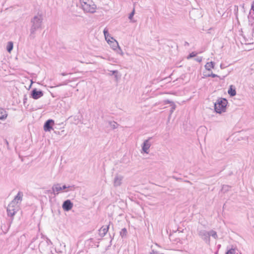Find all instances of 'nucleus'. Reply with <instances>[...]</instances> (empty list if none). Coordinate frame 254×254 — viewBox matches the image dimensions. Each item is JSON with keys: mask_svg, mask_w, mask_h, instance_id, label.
I'll return each instance as SVG.
<instances>
[{"mask_svg": "<svg viewBox=\"0 0 254 254\" xmlns=\"http://www.w3.org/2000/svg\"><path fill=\"white\" fill-rule=\"evenodd\" d=\"M185 45H189V43L188 42H186Z\"/></svg>", "mask_w": 254, "mask_h": 254, "instance_id": "obj_37", "label": "nucleus"}, {"mask_svg": "<svg viewBox=\"0 0 254 254\" xmlns=\"http://www.w3.org/2000/svg\"><path fill=\"white\" fill-rule=\"evenodd\" d=\"M6 143L8 144V141H6Z\"/></svg>", "mask_w": 254, "mask_h": 254, "instance_id": "obj_42", "label": "nucleus"}, {"mask_svg": "<svg viewBox=\"0 0 254 254\" xmlns=\"http://www.w3.org/2000/svg\"><path fill=\"white\" fill-rule=\"evenodd\" d=\"M80 3L85 12L94 13L96 12L97 7L92 0H83Z\"/></svg>", "mask_w": 254, "mask_h": 254, "instance_id": "obj_3", "label": "nucleus"}, {"mask_svg": "<svg viewBox=\"0 0 254 254\" xmlns=\"http://www.w3.org/2000/svg\"><path fill=\"white\" fill-rule=\"evenodd\" d=\"M63 250H64L65 251V245L64 243L63 244Z\"/></svg>", "mask_w": 254, "mask_h": 254, "instance_id": "obj_34", "label": "nucleus"}, {"mask_svg": "<svg viewBox=\"0 0 254 254\" xmlns=\"http://www.w3.org/2000/svg\"><path fill=\"white\" fill-rule=\"evenodd\" d=\"M127 231L126 228H123L120 232L121 236L123 237L127 235Z\"/></svg>", "mask_w": 254, "mask_h": 254, "instance_id": "obj_22", "label": "nucleus"}, {"mask_svg": "<svg viewBox=\"0 0 254 254\" xmlns=\"http://www.w3.org/2000/svg\"><path fill=\"white\" fill-rule=\"evenodd\" d=\"M54 124L53 120H48L47 121L44 126V130L46 131H50L53 128L52 126Z\"/></svg>", "mask_w": 254, "mask_h": 254, "instance_id": "obj_14", "label": "nucleus"}, {"mask_svg": "<svg viewBox=\"0 0 254 254\" xmlns=\"http://www.w3.org/2000/svg\"><path fill=\"white\" fill-rule=\"evenodd\" d=\"M93 241V239L92 238H90L88 240H87L86 241V244H90V242H92Z\"/></svg>", "mask_w": 254, "mask_h": 254, "instance_id": "obj_33", "label": "nucleus"}, {"mask_svg": "<svg viewBox=\"0 0 254 254\" xmlns=\"http://www.w3.org/2000/svg\"><path fill=\"white\" fill-rule=\"evenodd\" d=\"M109 44L111 45L114 50L117 51V53L120 54L121 55H123L124 53L120 47L118 42L113 37H111V40Z\"/></svg>", "mask_w": 254, "mask_h": 254, "instance_id": "obj_7", "label": "nucleus"}, {"mask_svg": "<svg viewBox=\"0 0 254 254\" xmlns=\"http://www.w3.org/2000/svg\"><path fill=\"white\" fill-rule=\"evenodd\" d=\"M19 210L18 205L12 204L10 203L7 208V212L8 216L12 217Z\"/></svg>", "mask_w": 254, "mask_h": 254, "instance_id": "obj_6", "label": "nucleus"}, {"mask_svg": "<svg viewBox=\"0 0 254 254\" xmlns=\"http://www.w3.org/2000/svg\"><path fill=\"white\" fill-rule=\"evenodd\" d=\"M23 193L19 191L17 194L15 196L13 200L10 202L12 204L18 205L22 201Z\"/></svg>", "mask_w": 254, "mask_h": 254, "instance_id": "obj_12", "label": "nucleus"}, {"mask_svg": "<svg viewBox=\"0 0 254 254\" xmlns=\"http://www.w3.org/2000/svg\"><path fill=\"white\" fill-rule=\"evenodd\" d=\"M104 35L105 38L106 40L108 42V43H110V41L111 40V36L109 34L108 32V29L107 28H105L103 31Z\"/></svg>", "mask_w": 254, "mask_h": 254, "instance_id": "obj_16", "label": "nucleus"}, {"mask_svg": "<svg viewBox=\"0 0 254 254\" xmlns=\"http://www.w3.org/2000/svg\"><path fill=\"white\" fill-rule=\"evenodd\" d=\"M7 117L6 111L2 108H0V120H4Z\"/></svg>", "mask_w": 254, "mask_h": 254, "instance_id": "obj_17", "label": "nucleus"}, {"mask_svg": "<svg viewBox=\"0 0 254 254\" xmlns=\"http://www.w3.org/2000/svg\"><path fill=\"white\" fill-rule=\"evenodd\" d=\"M29 248H30L31 249H35V245L34 244V241H32L31 242V243L29 245Z\"/></svg>", "mask_w": 254, "mask_h": 254, "instance_id": "obj_26", "label": "nucleus"}, {"mask_svg": "<svg viewBox=\"0 0 254 254\" xmlns=\"http://www.w3.org/2000/svg\"><path fill=\"white\" fill-rule=\"evenodd\" d=\"M134 10H133V11L130 13L128 18L129 19H131L133 16L134 15Z\"/></svg>", "mask_w": 254, "mask_h": 254, "instance_id": "obj_27", "label": "nucleus"}, {"mask_svg": "<svg viewBox=\"0 0 254 254\" xmlns=\"http://www.w3.org/2000/svg\"><path fill=\"white\" fill-rule=\"evenodd\" d=\"M61 75H63V76H65L66 75V74L64 72H63L61 73Z\"/></svg>", "mask_w": 254, "mask_h": 254, "instance_id": "obj_36", "label": "nucleus"}, {"mask_svg": "<svg viewBox=\"0 0 254 254\" xmlns=\"http://www.w3.org/2000/svg\"><path fill=\"white\" fill-rule=\"evenodd\" d=\"M214 67V63L213 62H210L209 63H207L205 65V68L207 70H210L211 68H213Z\"/></svg>", "mask_w": 254, "mask_h": 254, "instance_id": "obj_18", "label": "nucleus"}, {"mask_svg": "<svg viewBox=\"0 0 254 254\" xmlns=\"http://www.w3.org/2000/svg\"><path fill=\"white\" fill-rule=\"evenodd\" d=\"M73 207V203L69 199L65 200L62 205V207L64 211H68L71 209Z\"/></svg>", "mask_w": 254, "mask_h": 254, "instance_id": "obj_10", "label": "nucleus"}, {"mask_svg": "<svg viewBox=\"0 0 254 254\" xmlns=\"http://www.w3.org/2000/svg\"><path fill=\"white\" fill-rule=\"evenodd\" d=\"M68 81H65L64 82H63V83H61V84L58 85L57 86H60L62 85H66L68 83Z\"/></svg>", "mask_w": 254, "mask_h": 254, "instance_id": "obj_30", "label": "nucleus"}, {"mask_svg": "<svg viewBox=\"0 0 254 254\" xmlns=\"http://www.w3.org/2000/svg\"><path fill=\"white\" fill-rule=\"evenodd\" d=\"M196 54L194 53V52H192L191 53H190L187 57V59H189L190 58H191L192 57H194L195 56H196Z\"/></svg>", "mask_w": 254, "mask_h": 254, "instance_id": "obj_23", "label": "nucleus"}, {"mask_svg": "<svg viewBox=\"0 0 254 254\" xmlns=\"http://www.w3.org/2000/svg\"><path fill=\"white\" fill-rule=\"evenodd\" d=\"M43 96L42 91H38L36 88L33 89L31 91V97L34 99H38Z\"/></svg>", "mask_w": 254, "mask_h": 254, "instance_id": "obj_11", "label": "nucleus"}, {"mask_svg": "<svg viewBox=\"0 0 254 254\" xmlns=\"http://www.w3.org/2000/svg\"><path fill=\"white\" fill-rule=\"evenodd\" d=\"M49 243H52L50 240L48 239L40 242L38 246L39 250L41 252L45 251V250L48 248Z\"/></svg>", "mask_w": 254, "mask_h": 254, "instance_id": "obj_8", "label": "nucleus"}, {"mask_svg": "<svg viewBox=\"0 0 254 254\" xmlns=\"http://www.w3.org/2000/svg\"><path fill=\"white\" fill-rule=\"evenodd\" d=\"M52 189L53 193L54 194H58L61 190H65L66 189H69V190H73L74 189V186H66V185H64L63 187H61V184L58 183L56 184H54L53 186Z\"/></svg>", "mask_w": 254, "mask_h": 254, "instance_id": "obj_5", "label": "nucleus"}, {"mask_svg": "<svg viewBox=\"0 0 254 254\" xmlns=\"http://www.w3.org/2000/svg\"><path fill=\"white\" fill-rule=\"evenodd\" d=\"M43 21V16L41 14L38 13L35 15L31 20V26L30 30V36L32 38H34V34L36 30L41 27Z\"/></svg>", "mask_w": 254, "mask_h": 254, "instance_id": "obj_1", "label": "nucleus"}, {"mask_svg": "<svg viewBox=\"0 0 254 254\" xmlns=\"http://www.w3.org/2000/svg\"><path fill=\"white\" fill-rule=\"evenodd\" d=\"M228 93L231 96H234L236 94V92L235 89L232 88V86L230 88V89L228 90Z\"/></svg>", "mask_w": 254, "mask_h": 254, "instance_id": "obj_21", "label": "nucleus"}, {"mask_svg": "<svg viewBox=\"0 0 254 254\" xmlns=\"http://www.w3.org/2000/svg\"><path fill=\"white\" fill-rule=\"evenodd\" d=\"M202 57H197L195 59V61L197 62H199V63H200L202 61Z\"/></svg>", "mask_w": 254, "mask_h": 254, "instance_id": "obj_29", "label": "nucleus"}, {"mask_svg": "<svg viewBox=\"0 0 254 254\" xmlns=\"http://www.w3.org/2000/svg\"><path fill=\"white\" fill-rule=\"evenodd\" d=\"M26 100H27V98H25V99H24V101H23V103H25V101H26Z\"/></svg>", "mask_w": 254, "mask_h": 254, "instance_id": "obj_38", "label": "nucleus"}, {"mask_svg": "<svg viewBox=\"0 0 254 254\" xmlns=\"http://www.w3.org/2000/svg\"><path fill=\"white\" fill-rule=\"evenodd\" d=\"M124 179V177L120 174H116L114 179V186L117 187L120 186L122 184V181Z\"/></svg>", "mask_w": 254, "mask_h": 254, "instance_id": "obj_9", "label": "nucleus"}, {"mask_svg": "<svg viewBox=\"0 0 254 254\" xmlns=\"http://www.w3.org/2000/svg\"><path fill=\"white\" fill-rule=\"evenodd\" d=\"M26 100H27V98H25V99H24V101H23V103H25V101H26Z\"/></svg>", "mask_w": 254, "mask_h": 254, "instance_id": "obj_40", "label": "nucleus"}, {"mask_svg": "<svg viewBox=\"0 0 254 254\" xmlns=\"http://www.w3.org/2000/svg\"><path fill=\"white\" fill-rule=\"evenodd\" d=\"M33 83V81L31 80V84H32ZM31 86V85H30V87Z\"/></svg>", "mask_w": 254, "mask_h": 254, "instance_id": "obj_41", "label": "nucleus"}, {"mask_svg": "<svg viewBox=\"0 0 254 254\" xmlns=\"http://www.w3.org/2000/svg\"><path fill=\"white\" fill-rule=\"evenodd\" d=\"M13 43L12 42H9L7 44L6 48L7 52L10 53V52L13 49Z\"/></svg>", "mask_w": 254, "mask_h": 254, "instance_id": "obj_20", "label": "nucleus"}, {"mask_svg": "<svg viewBox=\"0 0 254 254\" xmlns=\"http://www.w3.org/2000/svg\"><path fill=\"white\" fill-rule=\"evenodd\" d=\"M252 9L253 10V11H254V1L253 2V3L252 4Z\"/></svg>", "mask_w": 254, "mask_h": 254, "instance_id": "obj_35", "label": "nucleus"}, {"mask_svg": "<svg viewBox=\"0 0 254 254\" xmlns=\"http://www.w3.org/2000/svg\"><path fill=\"white\" fill-rule=\"evenodd\" d=\"M198 236L208 245L210 244V237L211 236L215 239L218 238L216 232L214 230L207 231L205 230H200L198 231Z\"/></svg>", "mask_w": 254, "mask_h": 254, "instance_id": "obj_2", "label": "nucleus"}, {"mask_svg": "<svg viewBox=\"0 0 254 254\" xmlns=\"http://www.w3.org/2000/svg\"><path fill=\"white\" fill-rule=\"evenodd\" d=\"M80 2H81V1H83V0H80Z\"/></svg>", "mask_w": 254, "mask_h": 254, "instance_id": "obj_43", "label": "nucleus"}, {"mask_svg": "<svg viewBox=\"0 0 254 254\" xmlns=\"http://www.w3.org/2000/svg\"><path fill=\"white\" fill-rule=\"evenodd\" d=\"M227 103V100L225 98L218 99L214 104L215 111L219 114L225 112Z\"/></svg>", "mask_w": 254, "mask_h": 254, "instance_id": "obj_4", "label": "nucleus"}, {"mask_svg": "<svg viewBox=\"0 0 254 254\" xmlns=\"http://www.w3.org/2000/svg\"><path fill=\"white\" fill-rule=\"evenodd\" d=\"M235 251L234 249H231L230 250H229V251H228L226 254H235Z\"/></svg>", "mask_w": 254, "mask_h": 254, "instance_id": "obj_24", "label": "nucleus"}, {"mask_svg": "<svg viewBox=\"0 0 254 254\" xmlns=\"http://www.w3.org/2000/svg\"><path fill=\"white\" fill-rule=\"evenodd\" d=\"M26 100H27V98H25V99H24V101H23V103H25V101H26Z\"/></svg>", "mask_w": 254, "mask_h": 254, "instance_id": "obj_39", "label": "nucleus"}, {"mask_svg": "<svg viewBox=\"0 0 254 254\" xmlns=\"http://www.w3.org/2000/svg\"><path fill=\"white\" fill-rule=\"evenodd\" d=\"M150 254H159L157 252L155 251L154 250H152L150 252Z\"/></svg>", "mask_w": 254, "mask_h": 254, "instance_id": "obj_31", "label": "nucleus"}, {"mask_svg": "<svg viewBox=\"0 0 254 254\" xmlns=\"http://www.w3.org/2000/svg\"><path fill=\"white\" fill-rule=\"evenodd\" d=\"M150 138H149L148 139L145 140L142 144V150L143 152L148 154L149 153V149L151 146V144L149 142V139Z\"/></svg>", "mask_w": 254, "mask_h": 254, "instance_id": "obj_13", "label": "nucleus"}, {"mask_svg": "<svg viewBox=\"0 0 254 254\" xmlns=\"http://www.w3.org/2000/svg\"><path fill=\"white\" fill-rule=\"evenodd\" d=\"M109 229V226H107L106 227H102L100 228V229L99 230V234L101 237H104L106 233H107Z\"/></svg>", "mask_w": 254, "mask_h": 254, "instance_id": "obj_15", "label": "nucleus"}, {"mask_svg": "<svg viewBox=\"0 0 254 254\" xmlns=\"http://www.w3.org/2000/svg\"><path fill=\"white\" fill-rule=\"evenodd\" d=\"M111 72H112V75L115 74V76L117 79L118 75H117V73H118V71L117 70H112V71H111Z\"/></svg>", "mask_w": 254, "mask_h": 254, "instance_id": "obj_25", "label": "nucleus"}, {"mask_svg": "<svg viewBox=\"0 0 254 254\" xmlns=\"http://www.w3.org/2000/svg\"><path fill=\"white\" fill-rule=\"evenodd\" d=\"M109 125L110 127L113 129L117 128L119 126V125L114 121L109 122Z\"/></svg>", "mask_w": 254, "mask_h": 254, "instance_id": "obj_19", "label": "nucleus"}, {"mask_svg": "<svg viewBox=\"0 0 254 254\" xmlns=\"http://www.w3.org/2000/svg\"><path fill=\"white\" fill-rule=\"evenodd\" d=\"M175 107H176L175 105L174 104H173L172 105L171 110H170L171 114H172V113L174 112V110L175 109Z\"/></svg>", "mask_w": 254, "mask_h": 254, "instance_id": "obj_28", "label": "nucleus"}, {"mask_svg": "<svg viewBox=\"0 0 254 254\" xmlns=\"http://www.w3.org/2000/svg\"><path fill=\"white\" fill-rule=\"evenodd\" d=\"M208 76H211L212 77H217L218 75L215 74H214V73H212L211 74H209Z\"/></svg>", "mask_w": 254, "mask_h": 254, "instance_id": "obj_32", "label": "nucleus"}]
</instances>
